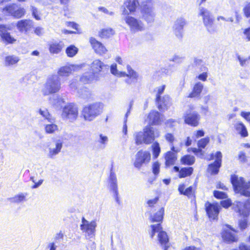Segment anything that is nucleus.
<instances>
[{
    "instance_id": "a211bd4d",
    "label": "nucleus",
    "mask_w": 250,
    "mask_h": 250,
    "mask_svg": "<svg viewBox=\"0 0 250 250\" xmlns=\"http://www.w3.org/2000/svg\"><path fill=\"white\" fill-rule=\"evenodd\" d=\"M221 207L217 203H206V210L208 217L212 220L217 218Z\"/></svg>"
},
{
    "instance_id": "72a5a7b5",
    "label": "nucleus",
    "mask_w": 250,
    "mask_h": 250,
    "mask_svg": "<svg viewBox=\"0 0 250 250\" xmlns=\"http://www.w3.org/2000/svg\"><path fill=\"white\" fill-rule=\"evenodd\" d=\"M27 195L28 193L26 192H21L9 198V200L12 203H20L26 200Z\"/></svg>"
},
{
    "instance_id": "aec40b11",
    "label": "nucleus",
    "mask_w": 250,
    "mask_h": 250,
    "mask_svg": "<svg viewBox=\"0 0 250 250\" xmlns=\"http://www.w3.org/2000/svg\"><path fill=\"white\" fill-rule=\"evenodd\" d=\"M9 30L10 29L6 25L0 24V36L2 41L6 44H12L16 40L8 32Z\"/></svg>"
},
{
    "instance_id": "9d476101",
    "label": "nucleus",
    "mask_w": 250,
    "mask_h": 250,
    "mask_svg": "<svg viewBox=\"0 0 250 250\" xmlns=\"http://www.w3.org/2000/svg\"><path fill=\"white\" fill-rule=\"evenodd\" d=\"M104 66V63L99 60L94 61L91 64L92 73H86L80 78V81L83 83H88L94 79V74L101 71Z\"/></svg>"
},
{
    "instance_id": "1a4fd4ad",
    "label": "nucleus",
    "mask_w": 250,
    "mask_h": 250,
    "mask_svg": "<svg viewBox=\"0 0 250 250\" xmlns=\"http://www.w3.org/2000/svg\"><path fill=\"white\" fill-rule=\"evenodd\" d=\"M151 231L150 235L151 238H153L155 233H158V238L160 244L164 246V250H167L168 247V238L167 233L162 230L161 224L152 225L150 226Z\"/></svg>"
},
{
    "instance_id": "f3484780",
    "label": "nucleus",
    "mask_w": 250,
    "mask_h": 250,
    "mask_svg": "<svg viewBox=\"0 0 250 250\" xmlns=\"http://www.w3.org/2000/svg\"><path fill=\"white\" fill-rule=\"evenodd\" d=\"M3 11L17 19L21 18L25 14V10L23 8L19 7L14 4L6 6L3 8Z\"/></svg>"
},
{
    "instance_id": "58836bf2",
    "label": "nucleus",
    "mask_w": 250,
    "mask_h": 250,
    "mask_svg": "<svg viewBox=\"0 0 250 250\" xmlns=\"http://www.w3.org/2000/svg\"><path fill=\"white\" fill-rule=\"evenodd\" d=\"M19 61V57L15 55H9L5 57V63L6 66H11L17 64Z\"/></svg>"
},
{
    "instance_id": "052dcab7",
    "label": "nucleus",
    "mask_w": 250,
    "mask_h": 250,
    "mask_svg": "<svg viewBox=\"0 0 250 250\" xmlns=\"http://www.w3.org/2000/svg\"><path fill=\"white\" fill-rule=\"evenodd\" d=\"M159 169H160V164L158 162H155L153 164L152 166V170H153V173L155 175H157L159 172Z\"/></svg>"
},
{
    "instance_id": "5701e85b",
    "label": "nucleus",
    "mask_w": 250,
    "mask_h": 250,
    "mask_svg": "<svg viewBox=\"0 0 250 250\" xmlns=\"http://www.w3.org/2000/svg\"><path fill=\"white\" fill-rule=\"evenodd\" d=\"M81 68L79 65L71 64L61 67L58 71V76L68 77L73 72L77 71Z\"/></svg>"
},
{
    "instance_id": "de8ad7c7",
    "label": "nucleus",
    "mask_w": 250,
    "mask_h": 250,
    "mask_svg": "<svg viewBox=\"0 0 250 250\" xmlns=\"http://www.w3.org/2000/svg\"><path fill=\"white\" fill-rule=\"evenodd\" d=\"M209 142V137H205L199 140L197 142V146L199 148H200L201 149L202 148H205L206 146Z\"/></svg>"
},
{
    "instance_id": "603ef678",
    "label": "nucleus",
    "mask_w": 250,
    "mask_h": 250,
    "mask_svg": "<svg viewBox=\"0 0 250 250\" xmlns=\"http://www.w3.org/2000/svg\"><path fill=\"white\" fill-rule=\"evenodd\" d=\"M165 85H163L160 86H158L156 88L155 91L156 92V99H158L161 98V95L163 93L165 89Z\"/></svg>"
},
{
    "instance_id": "37998d69",
    "label": "nucleus",
    "mask_w": 250,
    "mask_h": 250,
    "mask_svg": "<svg viewBox=\"0 0 250 250\" xmlns=\"http://www.w3.org/2000/svg\"><path fill=\"white\" fill-rule=\"evenodd\" d=\"M152 154L154 158H157L161 152V148L158 142H155L151 146Z\"/></svg>"
},
{
    "instance_id": "6e6552de",
    "label": "nucleus",
    "mask_w": 250,
    "mask_h": 250,
    "mask_svg": "<svg viewBox=\"0 0 250 250\" xmlns=\"http://www.w3.org/2000/svg\"><path fill=\"white\" fill-rule=\"evenodd\" d=\"M63 142L60 139H54L47 143L45 151L47 156L50 159H54L61 151Z\"/></svg>"
},
{
    "instance_id": "423d86ee",
    "label": "nucleus",
    "mask_w": 250,
    "mask_h": 250,
    "mask_svg": "<svg viewBox=\"0 0 250 250\" xmlns=\"http://www.w3.org/2000/svg\"><path fill=\"white\" fill-rule=\"evenodd\" d=\"M142 13L143 19L148 23H152L154 21L156 13L151 0H147L142 2Z\"/></svg>"
},
{
    "instance_id": "8fccbe9b",
    "label": "nucleus",
    "mask_w": 250,
    "mask_h": 250,
    "mask_svg": "<svg viewBox=\"0 0 250 250\" xmlns=\"http://www.w3.org/2000/svg\"><path fill=\"white\" fill-rule=\"evenodd\" d=\"M222 155L220 151H217L215 154L214 155L213 153L210 154V160H213L215 159V161L214 162H218L220 163V164L222 163Z\"/></svg>"
},
{
    "instance_id": "473e14b6",
    "label": "nucleus",
    "mask_w": 250,
    "mask_h": 250,
    "mask_svg": "<svg viewBox=\"0 0 250 250\" xmlns=\"http://www.w3.org/2000/svg\"><path fill=\"white\" fill-rule=\"evenodd\" d=\"M164 214V208H161L157 212L150 216V220L152 222L161 223L163 220Z\"/></svg>"
},
{
    "instance_id": "338daca9",
    "label": "nucleus",
    "mask_w": 250,
    "mask_h": 250,
    "mask_svg": "<svg viewBox=\"0 0 250 250\" xmlns=\"http://www.w3.org/2000/svg\"><path fill=\"white\" fill-rule=\"evenodd\" d=\"M192 151L197 156L199 155V153H201L202 156H204V151L200 148H192Z\"/></svg>"
},
{
    "instance_id": "0eeeda50",
    "label": "nucleus",
    "mask_w": 250,
    "mask_h": 250,
    "mask_svg": "<svg viewBox=\"0 0 250 250\" xmlns=\"http://www.w3.org/2000/svg\"><path fill=\"white\" fill-rule=\"evenodd\" d=\"M199 15L202 17L204 25L207 31L210 33H214L216 28L214 24V20L211 12L202 7L199 8Z\"/></svg>"
},
{
    "instance_id": "9b49d317",
    "label": "nucleus",
    "mask_w": 250,
    "mask_h": 250,
    "mask_svg": "<svg viewBox=\"0 0 250 250\" xmlns=\"http://www.w3.org/2000/svg\"><path fill=\"white\" fill-rule=\"evenodd\" d=\"M78 115V109L75 104L70 103L63 108L62 116L64 120L72 122L76 120Z\"/></svg>"
},
{
    "instance_id": "2eb2a0df",
    "label": "nucleus",
    "mask_w": 250,
    "mask_h": 250,
    "mask_svg": "<svg viewBox=\"0 0 250 250\" xmlns=\"http://www.w3.org/2000/svg\"><path fill=\"white\" fill-rule=\"evenodd\" d=\"M150 153L147 151L140 150L135 155L134 166L137 168H140L143 164L148 163L150 160Z\"/></svg>"
},
{
    "instance_id": "c756f323",
    "label": "nucleus",
    "mask_w": 250,
    "mask_h": 250,
    "mask_svg": "<svg viewBox=\"0 0 250 250\" xmlns=\"http://www.w3.org/2000/svg\"><path fill=\"white\" fill-rule=\"evenodd\" d=\"M195 190V188L192 186H190L185 189V186L184 184H180L178 187V191L180 193L189 198L194 197Z\"/></svg>"
},
{
    "instance_id": "f8f14e48",
    "label": "nucleus",
    "mask_w": 250,
    "mask_h": 250,
    "mask_svg": "<svg viewBox=\"0 0 250 250\" xmlns=\"http://www.w3.org/2000/svg\"><path fill=\"white\" fill-rule=\"evenodd\" d=\"M96 227V221L93 220L89 222L84 217L82 218L80 228L83 232L85 233V236L87 238H91L95 236Z\"/></svg>"
},
{
    "instance_id": "680f3d73",
    "label": "nucleus",
    "mask_w": 250,
    "mask_h": 250,
    "mask_svg": "<svg viewBox=\"0 0 250 250\" xmlns=\"http://www.w3.org/2000/svg\"><path fill=\"white\" fill-rule=\"evenodd\" d=\"M98 10L104 13L105 14L112 16L114 15V13L112 11L108 10L106 8L104 7H99Z\"/></svg>"
},
{
    "instance_id": "4be33fe9",
    "label": "nucleus",
    "mask_w": 250,
    "mask_h": 250,
    "mask_svg": "<svg viewBox=\"0 0 250 250\" xmlns=\"http://www.w3.org/2000/svg\"><path fill=\"white\" fill-rule=\"evenodd\" d=\"M90 45L95 52L100 55L105 54L107 50L104 45L93 37L89 38Z\"/></svg>"
},
{
    "instance_id": "a19ab883",
    "label": "nucleus",
    "mask_w": 250,
    "mask_h": 250,
    "mask_svg": "<svg viewBox=\"0 0 250 250\" xmlns=\"http://www.w3.org/2000/svg\"><path fill=\"white\" fill-rule=\"evenodd\" d=\"M221 166V164L220 163L214 162L208 166V170L211 174H216L219 172V169Z\"/></svg>"
},
{
    "instance_id": "13d9d810",
    "label": "nucleus",
    "mask_w": 250,
    "mask_h": 250,
    "mask_svg": "<svg viewBox=\"0 0 250 250\" xmlns=\"http://www.w3.org/2000/svg\"><path fill=\"white\" fill-rule=\"evenodd\" d=\"M220 205L224 208H228L232 205L231 201L229 199L221 201Z\"/></svg>"
},
{
    "instance_id": "c9c22d12",
    "label": "nucleus",
    "mask_w": 250,
    "mask_h": 250,
    "mask_svg": "<svg viewBox=\"0 0 250 250\" xmlns=\"http://www.w3.org/2000/svg\"><path fill=\"white\" fill-rule=\"evenodd\" d=\"M44 125V131L47 134H53L58 130V126L54 124L55 122H48Z\"/></svg>"
},
{
    "instance_id": "bb28decb",
    "label": "nucleus",
    "mask_w": 250,
    "mask_h": 250,
    "mask_svg": "<svg viewBox=\"0 0 250 250\" xmlns=\"http://www.w3.org/2000/svg\"><path fill=\"white\" fill-rule=\"evenodd\" d=\"M127 73H125V77H127L125 80V82L128 84L136 83L138 78V74L129 65L127 66Z\"/></svg>"
},
{
    "instance_id": "2f4dec72",
    "label": "nucleus",
    "mask_w": 250,
    "mask_h": 250,
    "mask_svg": "<svg viewBox=\"0 0 250 250\" xmlns=\"http://www.w3.org/2000/svg\"><path fill=\"white\" fill-rule=\"evenodd\" d=\"M203 88V84L201 82L197 83L193 86L192 92L188 96L189 98H198Z\"/></svg>"
},
{
    "instance_id": "a18cd8bd",
    "label": "nucleus",
    "mask_w": 250,
    "mask_h": 250,
    "mask_svg": "<svg viewBox=\"0 0 250 250\" xmlns=\"http://www.w3.org/2000/svg\"><path fill=\"white\" fill-rule=\"evenodd\" d=\"M114 34V32L111 28H105L102 30L100 32V36L103 38L111 37Z\"/></svg>"
},
{
    "instance_id": "4d7b16f0",
    "label": "nucleus",
    "mask_w": 250,
    "mask_h": 250,
    "mask_svg": "<svg viewBox=\"0 0 250 250\" xmlns=\"http://www.w3.org/2000/svg\"><path fill=\"white\" fill-rule=\"evenodd\" d=\"M243 12L247 18H250V2L246 4L244 7Z\"/></svg>"
},
{
    "instance_id": "c85d7f7f",
    "label": "nucleus",
    "mask_w": 250,
    "mask_h": 250,
    "mask_svg": "<svg viewBox=\"0 0 250 250\" xmlns=\"http://www.w3.org/2000/svg\"><path fill=\"white\" fill-rule=\"evenodd\" d=\"M229 229L224 230L222 233V237L224 240L228 242L237 241V237L234 234L235 230L229 228Z\"/></svg>"
},
{
    "instance_id": "412c9836",
    "label": "nucleus",
    "mask_w": 250,
    "mask_h": 250,
    "mask_svg": "<svg viewBox=\"0 0 250 250\" xmlns=\"http://www.w3.org/2000/svg\"><path fill=\"white\" fill-rule=\"evenodd\" d=\"M163 120V116L159 112L155 110H152L148 114L146 121L149 125H155L161 124Z\"/></svg>"
},
{
    "instance_id": "f704fd0d",
    "label": "nucleus",
    "mask_w": 250,
    "mask_h": 250,
    "mask_svg": "<svg viewBox=\"0 0 250 250\" xmlns=\"http://www.w3.org/2000/svg\"><path fill=\"white\" fill-rule=\"evenodd\" d=\"M38 113L43 118L44 120L47 122H55V118L49 113L47 109L45 108H41L39 110Z\"/></svg>"
},
{
    "instance_id": "6e6d98bb",
    "label": "nucleus",
    "mask_w": 250,
    "mask_h": 250,
    "mask_svg": "<svg viewBox=\"0 0 250 250\" xmlns=\"http://www.w3.org/2000/svg\"><path fill=\"white\" fill-rule=\"evenodd\" d=\"M31 9L32 11V15L33 16L34 18L37 20H41L40 14L37 9L33 6H31Z\"/></svg>"
},
{
    "instance_id": "f257e3e1",
    "label": "nucleus",
    "mask_w": 250,
    "mask_h": 250,
    "mask_svg": "<svg viewBox=\"0 0 250 250\" xmlns=\"http://www.w3.org/2000/svg\"><path fill=\"white\" fill-rule=\"evenodd\" d=\"M160 135L159 130L150 126H146L144 129L143 132H137L134 134L135 143L137 145L143 143L150 144Z\"/></svg>"
},
{
    "instance_id": "e433bc0d",
    "label": "nucleus",
    "mask_w": 250,
    "mask_h": 250,
    "mask_svg": "<svg viewBox=\"0 0 250 250\" xmlns=\"http://www.w3.org/2000/svg\"><path fill=\"white\" fill-rule=\"evenodd\" d=\"M108 141V137L102 134H100L96 138V142L99 143L98 147L100 149H104Z\"/></svg>"
},
{
    "instance_id": "6ab92c4d",
    "label": "nucleus",
    "mask_w": 250,
    "mask_h": 250,
    "mask_svg": "<svg viewBox=\"0 0 250 250\" xmlns=\"http://www.w3.org/2000/svg\"><path fill=\"white\" fill-rule=\"evenodd\" d=\"M186 24V20L182 17L178 18L174 21L172 29L174 33L178 38H182L183 34V28Z\"/></svg>"
},
{
    "instance_id": "bf43d9fd",
    "label": "nucleus",
    "mask_w": 250,
    "mask_h": 250,
    "mask_svg": "<svg viewBox=\"0 0 250 250\" xmlns=\"http://www.w3.org/2000/svg\"><path fill=\"white\" fill-rule=\"evenodd\" d=\"M166 140L170 144L173 143L175 140L174 135L169 133H167L165 136Z\"/></svg>"
},
{
    "instance_id": "5fc2aeb1",
    "label": "nucleus",
    "mask_w": 250,
    "mask_h": 250,
    "mask_svg": "<svg viewBox=\"0 0 250 250\" xmlns=\"http://www.w3.org/2000/svg\"><path fill=\"white\" fill-rule=\"evenodd\" d=\"M79 96L83 99H86L89 95V92L86 88H83L78 91Z\"/></svg>"
},
{
    "instance_id": "ddd939ff",
    "label": "nucleus",
    "mask_w": 250,
    "mask_h": 250,
    "mask_svg": "<svg viewBox=\"0 0 250 250\" xmlns=\"http://www.w3.org/2000/svg\"><path fill=\"white\" fill-rule=\"evenodd\" d=\"M124 20L132 33L142 31L145 29L144 23L140 20L130 16H125Z\"/></svg>"
},
{
    "instance_id": "864d4df0",
    "label": "nucleus",
    "mask_w": 250,
    "mask_h": 250,
    "mask_svg": "<svg viewBox=\"0 0 250 250\" xmlns=\"http://www.w3.org/2000/svg\"><path fill=\"white\" fill-rule=\"evenodd\" d=\"M215 197L218 199H225L227 197V194L222 191L215 190L213 192Z\"/></svg>"
},
{
    "instance_id": "a878e982",
    "label": "nucleus",
    "mask_w": 250,
    "mask_h": 250,
    "mask_svg": "<svg viewBox=\"0 0 250 250\" xmlns=\"http://www.w3.org/2000/svg\"><path fill=\"white\" fill-rule=\"evenodd\" d=\"M33 25V22L30 20H22L17 23V27L20 32H27Z\"/></svg>"
},
{
    "instance_id": "c03bdc74",
    "label": "nucleus",
    "mask_w": 250,
    "mask_h": 250,
    "mask_svg": "<svg viewBox=\"0 0 250 250\" xmlns=\"http://www.w3.org/2000/svg\"><path fill=\"white\" fill-rule=\"evenodd\" d=\"M78 49L75 46L71 45L66 49V53L67 56L73 57L78 53Z\"/></svg>"
},
{
    "instance_id": "774afa93",
    "label": "nucleus",
    "mask_w": 250,
    "mask_h": 250,
    "mask_svg": "<svg viewBox=\"0 0 250 250\" xmlns=\"http://www.w3.org/2000/svg\"><path fill=\"white\" fill-rule=\"evenodd\" d=\"M239 250H250V246L242 243L239 245Z\"/></svg>"
},
{
    "instance_id": "7c9ffc66",
    "label": "nucleus",
    "mask_w": 250,
    "mask_h": 250,
    "mask_svg": "<svg viewBox=\"0 0 250 250\" xmlns=\"http://www.w3.org/2000/svg\"><path fill=\"white\" fill-rule=\"evenodd\" d=\"M63 44L61 42H52L49 44V51L51 53L58 54L62 50Z\"/></svg>"
},
{
    "instance_id": "f03ea898",
    "label": "nucleus",
    "mask_w": 250,
    "mask_h": 250,
    "mask_svg": "<svg viewBox=\"0 0 250 250\" xmlns=\"http://www.w3.org/2000/svg\"><path fill=\"white\" fill-rule=\"evenodd\" d=\"M232 205L234 210L244 217L239 222V227L241 229L243 230L246 229L248 225V221L245 217L249 215L250 212V198L245 203L235 201Z\"/></svg>"
},
{
    "instance_id": "09e8293b",
    "label": "nucleus",
    "mask_w": 250,
    "mask_h": 250,
    "mask_svg": "<svg viewBox=\"0 0 250 250\" xmlns=\"http://www.w3.org/2000/svg\"><path fill=\"white\" fill-rule=\"evenodd\" d=\"M131 106H132V104L130 103L129 104V109L128 110V111H127L125 115V119H124V125L123 129V132L124 133V134L125 135H126L127 133V125H126L127 118L128 117V116L129 114L130 110L131 108Z\"/></svg>"
},
{
    "instance_id": "20e7f679",
    "label": "nucleus",
    "mask_w": 250,
    "mask_h": 250,
    "mask_svg": "<svg viewBox=\"0 0 250 250\" xmlns=\"http://www.w3.org/2000/svg\"><path fill=\"white\" fill-rule=\"evenodd\" d=\"M60 78L57 75H52L48 78L42 90L44 95H48L58 92L61 89Z\"/></svg>"
},
{
    "instance_id": "b1692460",
    "label": "nucleus",
    "mask_w": 250,
    "mask_h": 250,
    "mask_svg": "<svg viewBox=\"0 0 250 250\" xmlns=\"http://www.w3.org/2000/svg\"><path fill=\"white\" fill-rule=\"evenodd\" d=\"M140 2V0H127L124 2V10L123 11V14L125 16H129V13L135 11L137 6Z\"/></svg>"
},
{
    "instance_id": "393cba45",
    "label": "nucleus",
    "mask_w": 250,
    "mask_h": 250,
    "mask_svg": "<svg viewBox=\"0 0 250 250\" xmlns=\"http://www.w3.org/2000/svg\"><path fill=\"white\" fill-rule=\"evenodd\" d=\"M156 102L159 110L164 111L167 110L171 105V101L170 97L167 95H165L163 97H161L156 99Z\"/></svg>"
},
{
    "instance_id": "cd10ccee",
    "label": "nucleus",
    "mask_w": 250,
    "mask_h": 250,
    "mask_svg": "<svg viewBox=\"0 0 250 250\" xmlns=\"http://www.w3.org/2000/svg\"><path fill=\"white\" fill-rule=\"evenodd\" d=\"M234 127L237 133L242 137L245 138L248 136L247 127L242 122L236 121L234 124Z\"/></svg>"
},
{
    "instance_id": "dca6fc26",
    "label": "nucleus",
    "mask_w": 250,
    "mask_h": 250,
    "mask_svg": "<svg viewBox=\"0 0 250 250\" xmlns=\"http://www.w3.org/2000/svg\"><path fill=\"white\" fill-rule=\"evenodd\" d=\"M108 186L110 191L112 193L114 198L118 202L119 201V192L117 179L116 174L112 170V168H111L110 170V173L108 178Z\"/></svg>"
},
{
    "instance_id": "49530a36",
    "label": "nucleus",
    "mask_w": 250,
    "mask_h": 250,
    "mask_svg": "<svg viewBox=\"0 0 250 250\" xmlns=\"http://www.w3.org/2000/svg\"><path fill=\"white\" fill-rule=\"evenodd\" d=\"M110 71L112 74L117 77H125V73L124 72L119 71L117 69V65L113 64L110 67Z\"/></svg>"
},
{
    "instance_id": "4468645a",
    "label": "nucleus",
    "mask_w": 250,
    "mask_h": 250,
    "mask_svg": "<svg viewBox=\"0 0 250 250\" xmlns=\"http://www.w3.org/2000/svg\"><path fill=\"white\" fill-rule=\"evenodd\" d=\"M192 105L189 106V109L184 114V118L186 124L192 126H197L199 124L200 120V115L196 111L191 112L194 109Z\"/></svg>"
},
{
    "instance_id": "69168bd1",
    "label": "nucleus",
    "mask_w": 250,
    "mask_h": 250,
    "mask_svg": "<svg viewBox=\"0 0 250 250\" xmlns=\"http://www.w3.org/2000/svg\"><path fill=\"white\" fill-rule=\"evenodd\" d=\"M205 132L203 130H199L194 132V135L195 138H198L204 136Z\"/></svg>"
},
{
    "instance_id": "e2e57ef3",
    "label": "nucleus",
    "mask_w": 250,
    "mask_h": 250,
    "mask_svg": "<svg viewBox=\"0 0 250 250\" xmlns=\"http://www.w3.org/2000/svg\"><path fill=\"white\" fill-rule=\"evenodd\" d=\"M240 115L247 122H250V112L242 111L240 113Z\"/></svg>"
},
{
    "instance_id": "79ce46f5",
    "label": "nucleus",
    "mask_w": 250,
    "mask_h": 250,
    "mask_svg": "<svg viewBox=\"0 0 250 250\" xmlns=\"http://www.w3.org/2000/svg\"><path fill=\"white\" fill-rule=\"evenodd\" d=\"M193 170V168L191 167L182 168L179 171V177L181 178L190 176L192 173Z\"/></svg>"
},
{
    "instance_id": "ea45409f",
    "label": "nucleus",
    "mask_w": 250,
    "mask_h": 250,
    "mask_svg": "<svg viewBox=\"0 0 250 250\" xmlns=\"http://www.w3.org/2000/svg\"><path fill=\"white\" fill-rule=\"evenodd\" d=\"M181 162L183 165H192L195 162V157L190 155H185L181 158Z\"/></svg>"
},
{
    "instance_id": "7ed1b4c3",
    "label": "nucleus",
    "mask_w": 250,
    "mask_h": 250,
    "mask_svg": "<svg viewBox=\"0 0 250 250\" xmlns=\"http://www.w3.org/2000/svg\"><path fill=\"white\" fill-rule=\"evenodd\" d=\"M103 105L100 103H95L83 107L82 115L84 119L92 121L103 112Z\"/></svg>"
},
{
    "instance_id": "3c124183",
    "label": "nucleus",
    "mask_w": 250,
    "mask_h": 250,
    "mask_svg": "<svg viewBox=\"0 0 250 250\" xmlns=\"http://www.w3.org/2000/svg\"><path fill=\"white\" fill-rule=\"evenodd\" d=\"M237 58L242 66H244L247 65L249 63L250 60V57H245L240 56V55L237 56Z\"/></svg>"
},
{
    "instance_id": "4c0bfd02",
    "label": "nucleus",
    "mask_w": 250,
    "mask_h": 250,
    "mask_svg": "<svg viewBox=\"0 0 250 250\" xmlns=\"http://www.w3.org/2000/svg\"><path fill=\"white\" fill-rule=\"evenodd\" d=\"M165 159L166 166L173 165L176 160V155L171 151H168L166 154Z\"/></svg>"
},
{
    "instance_id": "0e129e2a",
    "label": "nucleus",
    "mask_w": 250,
    "mask_h": 250,
    "mask_svg": "<svg viewBox=\"0 0 250 250\" xmlns=\"http://www.w3.org/2000/svg\"><path fill=\"white\" fill-rule=\"evenodd\" d=\"M238 158L240 162H246L247 160V156L244 152L241 151L239 152L238 155Z\"/></svg>"
},
{
    "instance_id": "39448f33",
    "label": "nucleus",
    "mask_w": 250,
    "mask_h": 250,
    "mask_svg": "<svg viewBox=\"0 0 250 250\" xmlns=\"http://www.w3.org/2000/svg\"><path fill=\"white\" fill-rule=\"evenodd\" d=\"M231 183L235 192L245 196H250V183L245 182L242 177L232 176Z\"/></svg>"
}]
</instances>
